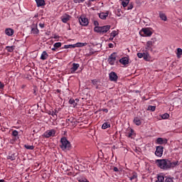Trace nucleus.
I'll use <instances>...</instances> for the list:
<instances>
[{
	"label": "nucleus",
	"instance_id": "1",
	"mask_svg": "<svg viewBox=\"0 0 182 182\" xmlns=\"http://www.w3.org/2000/svg\"><path fill=\"white\" fill-rule=\"evenodd\" d=\"M155 163L162 170H170L178 164V161L171 162L168 159H156Z\"/></svg>",
	"mask_w": 182,
	"mask_h": 182
},
{
	"label": "nucleus",
	"instance_id": "2",
	"mask_svg": "<svg viewBox=\"0 0 182 182\" xmlns=\"http://www.w3.org/2000/svg\"><path fill=\"white\" fill-rule=\"evenodd\" d=\"M60 147L63 151L70 150V149H72V144H70V141H69L66 137H62L60 139Z\"/></svg>",
	"mask_w": 182,
	"mask_h": 182
},
{
	"label": "nucleus",
	"instance_id": "3",
	"mask_svg": "<svg viewBox=\"0 0 182 182\" xmlns=\"http://www.w3.org/2000/svg\"><path fill=\"white\" fill-rule=\"evenodd\" d=\"M110 28H112L110 25H107L104 26H95L94 28V32H96L97 33H102V35H105V33H107V32L110 31Z\"/></svg>",
	"mask_w": 182,
	"mask_h": 182
},
{
	"label": "nucleus",
	"instance_id": "4",
	"mask_svg": "<svg viewBox=\"0 0 182 182\" xmlns=\"http://www.w3.org/2000/svg\"><path fill=\"white\" fill-rule=\"evenodd\" d=\"M116 58H117V53H112L108 58V63L113 66L116 63Z\"/></svg>",
	"mask_w": 182,
	"mask_h": 182
},
{
	"label": "nucleus",
	"instance_id": "5",
	"mask_svg": "<svg viewBox=\"0 0 182 182\" xmlns=\"http://www.w3.org/2000/svg\"><path fill=\"white\" fill-rule=\"evenodd\" d=\"M55 134H56V130L50 129V130H47L46 132H44L43 136V137H46V139H49L50 137H55Z\"/></svg>",
	"mask_w": 182,
	"mask_h": 182
},
{
	"label": "nucleus",
	"instance_id": "6",
	"mask_svg": "<svg viewBox=\"0 0 182 182\" xmlns=\"http://www.w3.org/2000/svg\"><path fill=\"white\" fill-rule=\"evenodd\" d=\"M79 22L82 26H87V25H89V19L85 16H81L79 18Z\"/></svg>",
	"mask_w": 182,
	"mask_h": 182
},
{
	"label": "nucleus",
	"instance_id": "7",
	"mask_svg": "<svg viewBox=\"0 0 182 182\" xmlns=\"http://www.w3.org/2000/svg\"><path fill=\"white\" fill-rule=\"evenodd\" d=\"M164 150V147H163L162 146H156L155 156H157V157H161V156H163Z\"/></svg>",
	"mask_w": 182,
	"mask_h": 182
},
{
	"label": "nucleus",
	"instance_id": "8",
	"mask_svg": "<svg viewBox=\"0 0 182 182\" xmlns=\"http://www.w3.org/2000/svg\"><path fill=\"white\" fill-rule=\"evenodd\" d=\"M66 123L68 126H70V124H72V126L75 127L77 124V121H76V119L71 117L66 119Z\"/></svg>",
	"mask_w": 182,
	"mask_h": 182
},
{
	"label": "nucleus",
	"instance_id": "9",
	"mask_svg": "<svg viewBox=\"0 0 182 182\" xmlns=\"http://www.w3.org/2000/svg\"><path fill=\"white\" fill-rule=\"evenodd\" d=\"M109 77L111 82H117V80L119 79L117 74L113 71L109 74Z\"/></svg>",
	"mask_w": 182,
	"mask_h": 182
},
{
	"label": "nucleus",
	"instance_id": "10",
	"mask_svg": "<svg viewBox=\"0 0 182 182\" xmlns=\"http://www.w3.org/2000/svg\"><path fill=\"white\" fill-rule=\"evenodd\" d=\"M141 32L144 33V35H145V36H151V35H153V32L151 31V30H150L149 28H142Z\"/></svg>",
	"mask_w": 182,
	"mask_h": 182
},
{
	"label": "nucleus",
	"instance_id": "11",
	"mask_svg": "<svg viewBox=\"0 0 182 182\" xmlns=\"http://www.w3.org/2000/svg\"><path fill=\"white\" fill-rule=\"evenodd\" d=\"M31 33H33V35H38L39 33V29H38V24H33L31 26Z\"/></svg>",
	"mask_w": 182,
	"mask_h": 182
},
{
	"label": "nucleus",
	"instance_id": "12",
	"mask_svg": "<svg viewBox=\"0 0 182 182\" xmlns=\"http://www.w3.org/2000/svg\"><path fill=\"white\" fill-rule=\"evenodd\" d=\"M119 63L126 66V65H129V57H124L119 60Z\"/></svg>",
	"mask_w": 182,
	"mask_h": 182
},
{
	"label": "nucleus",
	"instance_id": "13",
	"mask_svg": "<svg viewBox=\"0 0 182 182\" xmlns=\"http://www.w3.org/2000/svg\"><path fill=\"white\" fill-rule=\"evenodd\" d=\"M70 18H72V16H70L68 14H66L65 16H63L61 17V21H62V22H63V23H68V22H69V21H70Z\"/></svg>",
	"mask_w": 182,
	"mask_h": 182
},
{
	"label": "nucleus",
	"instance_id": "14",
	"mask_svg": "<svg viewBox=\"0 0 182 182\" xmlns=\"http://www.w3.org/2000/svg\"><path fill=\"white\" fill-rule=\"evenodd\" d=\"M156 144H167V139L163 138H158L156 140Z\"/></svg>",
	"mask_w": 182,
	"mask_h": 182
},
{
	"label": "nucleus",
	"instance_id": "15",
	"mask_svg": "<svg viewBox=\"0 0 182 182\" xmlns=\"http://www.w3.org/2000/svg\"><path fill=\"white\" fill-rule=\"evenodd\" d=\"M80 65L77 63H73V67L70 68L71 73H75L79 69Z\"/></svg>",
	"mask_w": 182,
	"mask_h": 182
},
{
	"label": "nucleus",
	"instance_id": "16",
	"mask_svg": "<svg viewBox=\"0 0 182 182\" xmlns=\"http://www.w3.org/2000/svg\"><path fill=\"white\" fill-rule=\"evenodd\" d=\"M107 16H109V11L99 14V18H100V19L105 20L107 18Z\"/></svg>",
	"mask_w": 182,
	"mask_h": 182
},
{
	"label": "nucleus",
	"instance_id": "17",
	"mask_svg": "<svg viewBox=\"0 0 182 182\" xmlns=\"http://www.w3.org/2000/svg\"><path fill=\"white\" fill-rule=\"evenodd\" d=\"M5 33H6V35H7V36H12V35H14V29L10 28H6Z\"/></svg>",
	"mask_w": 182,
	"mask_h": 182
},
{
	"label": "nucleus",
	"instance_id": "18",
	"mask_svg": "<svg viewBox=\"0 0 182 182\" xmlns=\"http://www.w3.org/2000/svg\"><path fill=\"white\" fill-rule=\"evenodd\" d=\"M153 45H154V41H149L146 43V49L147 50H152Z\"/></svg>",
	"mask_w": 182,
	"mask_h": 182
},
{
	"label": "nucleus",
	"instance_id": "19",
	"mask_svg": "<svg viewBox=\"0 0 182 182\" xmlns=\"http://www.w3.org/2000/svg\"><path fill=\"white\" fill-rule=\"evenodd\" d=\"M19 134V132H18V131L16 130H14L11 133V136H13L14 138V141H16V140H18V139H19V136H18V135Z\"/></svg>",
	"mask_w": 182,
	"mask_h": 182
},
{
	"label": "nucleus",
	"instance_id": "20",
	"mask_svg": "<svg viewBox=\"0 0 182 182\" xmlns=\"http://www.w3.org/2000/svg\"><path fill=\"white\" fill-rule=\"evenodd\" d=\"M16 157H18V155L16 154H11V155H9L7 156V159L14 161V160H16Z\"/></svg>",
	"mask_w": 182,
	"mask_h": 182
},
{
	"label": "nucleus",
	"instance_id": "21",
	"mask_svg": "<svg viewBox=\"0 0 182 182\" xmlns=\"http://www.w3.org/2000/svg\"><path fill=\"white\" fill-rule=\"evenodd\" d=\"M48 58H49V55L48 54V53H46V51H43L41 54V59L42 60H46Z\"/></svg>",
	"mask_w": 182,
	"mask_h": 182
},
{
	"label": "nucleus",
	"instance_id": "22",
	"mask_svg": "<svg viewBox=\"0 0 182 182\" xmlns=\"http://www.w3.org/2000/svg\"><path fill=\"white\" fill-rule=\"evenodd\" d=\"M134 123L136 125V126H140L141 124V120H140L139 117H136L134 119Z\"/></svg>",
	"mask_w": 182,
	"mask_h": 182
},
{
	"label": "nucleus",
	"instance_id": "23",
	"mask_svg": "<svg viewBox=\"0 0 182 182\" xmlns=\"http://www.w3.org/2000/svg\"><path fill=\"white\" fill-rule=\"evenodd\" d=\"M134 136H136V134L134 133V130L131 129L130 132L128 133L127 137H129V139H133Z\"/></svg>",
	"mask_w": 182,
	"mask_h": 182
},
{
	"label": "nucleus",
	"instance_id": "24",
	"mask_svg": "<svg viewBox=\"0 0 182 182\" xmlns=\"http://www.w3.org/2000/svg\"><path fill=\"white\" fill-rule=\"evenodd\" d=\"M37 6H45V0H36Z\"/></svg>",
	"mask_w": 182,
	"mask_h": 182
},
{
	"label": "nucleus",
	"instance_id": "25",
	"mask_svg": "<svg viewBox=\"0 0 182 182\" xmlns=\"http://www.w3.org/2000/svg\"><path fill=\"white\" fill-rule=\"evenodd\" d=\"M159 18L161 21H167V16H166V14L163 12H159Z\"/></svg>",
	"mask_w": 182,
	"mask_h": 182
},
{
	"label": "nucleus",
	"instance_id": "26",
	"mask_svg": "<svg viewBox=\"0 0 182 182\" xmlns=\"http://www.w3.org/2000/svg\"><path fill=\"white\" fill-rule=\"evenodd\" d=\"M59 110L60 109H54L53 111H52V112H50L49 114H51V116H53V117H58V113H59Z\"/></svg>",
	"mask_w": 182,
	"mask_h": 182
},
{
	"label": "nucleus",
	"instance_id": "27",
	"mask_svg": "<svg viewBox=\"0 0 182 182\" xmlns=\"http://www.w3.org/2000/svg\"><path fill=\"white\" fill-rule=\"evenodd\" d=\"M6 50H7V52H10V53L14 52V50H15V46H6Z\"/></svg>",
	"mask_w": 182,
	"mask_h": 182
},
{
	"label": "nucleus",
	"instance_id": "28",
	"mask_svg": "<svg viewBox=\"0 0 182 182\" xmlns=\"http://www.w3.org/2000/svg\"><path fill=\"white\" fill-rule=\"evenodd\" d=\"M87 43H77L75 44V48H83V46H86Z\"/></svg>",
	"mask_w": 182,
	"mask_h": 182
},
{
	"label": "nucleus",
	"instance_id": "29",
	"mask_svg": "<svg viewBox=\"0 0 182 182\" xmlns=\"http://www.w3.org/2000/svg\"><path fill=\"white\" fill-rule=\"evenodd\" d=\"M69 103L70 105H73V106L74 107H76V106L77 105V103L75 102V100L73 98L69 100Z\"/></svg>",
	"mask_w": 182,
	"mask_h": 182
},
{
	"label": "nucleus",
	"instance_id": "30",
	"mask_svg": "<svg viewBox=\"0 0 182 182\" xmlns=\"http://www.w3.org/2000/svg\"><path fill=\"white\" fill-rule=\"evenodd\" d=\"M109 127H110V124L108 122L104 123L102 126V129H103L104 130H106V129H109Z\"/></svg>",
	"mask_w": 182,
	"mask_h": 182
},
{
	"label": "nucleus",
	"instance_id": "31",
	"mask_svg": "<svg viewBox=\"0 0 182 182\" xmlns=\"http://www.w3.org/2000/svg\"><path fill=\"white\" fill-rule=\"evenodd\" d=\"M177 58H181L182 55V49L181 48H177Z\"/></svg>",
	"mask_w": 182,
	"mask_h": 182
},
{
	"label": "nucleus",
	"instance_id": "32",
	"mask_svg": "<svg viewBox=\"0 0 182 182\" xmlns=\"http://www.w3.org/2000/svg\"><path fill=\"white\" fill-rule=\"evenodd\" d=\"M25 149H26L27 150H33V149H35V146L33 145H24Z\"/></svg>",
	"mask_w": 182,
	"mask_h": 182
},
{
	"label": "nucleus",
	"instance_id": "33",
	"mask_svg": "<svg viewBox=\"0 0 182 182\" xmlns=\"http://www.w3.org/2000/svg\"><path fill=\"white\" fill-rule=\"evenodd\" d=\"M149 58H150V54H149V53H144V60H149Z\"/></svg>",
	"mask_w": 182,
	"mask_h": 182
},
{
	"label": "nucleus",
	"instance_id": "34",
	"mask_svg": "<svg viewBox=\"0 0 182 182\" xmlns=\"http://www.w3.org/2000/svg\"><path fill=\"white\" fill-rule=\"evenodd\" d=\"M147 110H149L150 112H154L156 110V106H148Z\"/></svg>",
	"mask_w": 182,
	"mask_h": 182
},
{
	"label": "nucleus",
	"instance_id": "35",
	"mask_svg": "<svg viewBox=\"0 0 182 182\" xmlns=\"http://www.w3.org/2000/svg\"><path fill=\"white\" fill-rule=\"evenodd\" d=\"M118 33L117 31H113L111 33H110V36L111 38H116V36H117Z\"/></svg>",
	"mask_w": 182,
	"mask_h": 182
},
{
	"label": "nucleus",
	"instance_id": "36",
	"mask_svg": "<svg viewBox=\"0 0 182 182\" xmlns=\"http://www.w3.org/2000/svg\"><path fill=\"white\" fill-rule=\"evenodd\" d=\"M54 48H57V49H59V48H60V46H62V43L60 42H58V43H55L54 45H53Z\"/></svg>",
	"mask_w": 182,
	"mask_h": 182
},
{
	"label": "nucleus",
	"instance_id": "37",
	"mask_svg": "<svg viewBox=\"0 0 182 182\" xmlns=\"http://www.w3.org/2000/svg\"><path fill=\"white\" fill-rule=\"evenodd\" d=\"M131 181L134 180L137 178V173H133L132 176L129 178Z\"/></svg>",
	"mask_w": 182,
	"mask_h": 182
},
{
	"label": "nucleus",
	"instance_id": "38",
	"mask_svg": "<svg viewBox=\"0 0 182 182\" xmlns=\"http://www.w3.org/2000/svg\"><path fill=\"white\" fill-rule=\"evenodd\" d=\"M170 117V114L168 113H165L162 115V119H168Z\"/></svg>",
	"mask_w": 182,
	"mask_h": 182
},
{
	"label": "nucleus",
	"instance_id": "39",
	"mask_svg": "<svg viewBox=\"0 0 182 182\" xmlns=\"http://www.w3.org/2000/svg\"><path fill=\"white\" fill-rule=\"evenodd\" d=\"M122 5L124 8H126L127 6V5H129V2L128 1H122Z\"/></svg>",
	"mask_w": 182,
	"mask_h": 182
},
{
	"label": "nucleus",
	"instance_id": "40",
	"mask_svg": "<svg viewBox=\"0 0 182 182\" xmlns=\"http://www.w3.org/2000/svg\"><path fill=\"white\" fill-rule=\"evenodd\" d=\"M144 53H137V56H138V58H139V59H141V58L144 57Z\"/></svg>",
	"mask_w": 182,
	"mask_h": 182
},
{
	"label": "nucleus",
	"instance_id": "41",
	"mask_svg": "<svg viewBox=\"0 0 182 182\" xmlns=\"http://www.w3.org/2000/svg\"><path fill=\"white\" fill-rule=\"evenodd\" d=\"M85 0H73L75 4H80V2H85Z\"/></svg>",
	"mask_w": 182,
	"mask_h": 182
},
{
	"label": "nucleus",
	"instance_id": "42",
	"mask_svg": "<svg viewBox=\"0 0 182 182\" xmlns=\"http://www.w3.org/2000/svg\"><path fill=\"white\" fill-rule=\"evenodd\" d=\"M134 5L133 3H130L127 7L128 11L133 8Z\"/></svg>",
	"mask_w": 182,
	"mask_h": 182
},
{
	"label": "nucleus",
	"instance_id": "43",
	"mask_svg": "<svg viewBox=\"0 0 182 182\" xmlns=\"http://www.w3.org/2000/svg\"><path fill=\"white\" fill-rule=\"evenodd\" d=\"M5 87V85L0 81V90L4 89Z\"/></svg>",
	"mask_w": 182,
	"mask_h": 182
},
{
	"label": "nucleus",
	"instance_id": "44",
	"mask_svg": "<svg viewBox=\"0 0 182 182\" xmlns=\"http://www.w3.org/2000/svg\"><path fill=\"white\" fill-rule=\"evenodd\" d=\"M76 48V44H73V45H72V44H71V45H68V49H69V48Z\"/></svg>",
	"mask_w": 182,
	"mask_h": 182
},
{
	"label": "nucleus",
	"instance_id": "45",
	"mask_svg": "<svg viewBox=\"0 0 182 182\" xmlns=\"http://www.w3.org/2000/svg\"><path fill=\"white\" fill-rule=\"evenodd\" d=\"M112 170H113V171H115L116 173H118V171H119V168L116 166H114L112 168Z\"/></svg>",
	"mask_w": 182,
	"mask_h": 182
},
{
	"label": "nucleus",
	"instance_id": "46",
	"mask_svg": "<svg viewBox=\"0 0 182 182\" xmlns=\"http://www.w3.org/2000/svg\"><path fill=\"white\" fill-rule=\"evenodd\" d=\"M92 85H97V80H92Z\"/></svg>",
	"mask_w": 182,
	"mask_h": 182
},
{
	"label": "nucleus",
	"instance_id": "47",
	"mask_svg": "<svg viewBox=\"0 0 182 182\" xmlns=\"http://www.w3.org/2000/svg\"><path fill=\"white\" fill-rule=\"evenodd\" d=\"M95 26H99V22L97 21H94Z\"/></svg>",
	"mask_w": 182,
	"mask_h": 182
},
{
	"label": "nucleus",
	"instance_id": "48",
	"mask_svg": "<svg viewBox=\"0 0 182 182\" xmlns=\"http://www.w3.org/2000/svg\"><path fill=\"white\" fill-rule=\"evenodd\" d=\"M39 26H40V28H45V23H40Z\"/></svg>",
	"mask_w": 182,
	"mask_h": 182
},
{
	"label": "nucleus",
	"instance_id": "49",
	"mask_svg": "<svg viewBox=\"0 0 182 182\" xmlns=\"http://www.w3.org/2000/svg\"><path fill=\"white\" fill-rule=\"evenodd\" d=\"M102 112H105V113H107L109 112V109L104 108L102 109Z\"/></svg>",
	"mask_w": 182,
	"mask_h": 182
},
{
	"label": "nucleus",
	"instance_id": "50",
	"mask_svg": "<svg viewBox=\"0 0 182 182\" xmlns=\"http://www.w3.org/2000/svg\"><path fill=\"white\" fill-rule=\"evenodd\" d=\"M108 46H109V48H114V45H113V43H109V45H108Z\"/></svg>",
	"mask_w": 182,
	"mask_h": 182
},
{
	"label": "nucleus",
	"instance_id": "51",
	"mask_svg": "<svg viewBox=\"0 0 182 182\" xmlns=\"http://www.w3.org/2000/svg\"><path fill=\"white\" fill-rule=\"evenodd\" d=\"M63 49H69L68 45H65Z\"/></svg>",
	"mask_w": 182,
	"mask_h": 182
},
{
	"label": "nucleus",
	"instance_id": "52",
	"mask_svg": "<svg viewBox=\"0 0 182 182\" xmlns=\"http://www.w3.org/2000/svg\"><path fill=\"white\" fill-rule=\"evenodd\" d=\"M56 49H58V48H55V47H54V48H51V50H53V52H55V51H56Z\"/></svg>",
	"mask_w": 182,
	"mask_h": 182
},
{
	"label": "nucleus",
	"instance_id": "53",
	"mask_svg": "<svg viewBox=\"0 0 182 182\" xmlns=\"http://www.w3.org/2000/svg\"><path fill=\"white\" fill-rule=\"evenodd\" d=\"M25 87H26V85H23L21 87L22 89H25Z\"/></svg>",
	"mask_w": 182,
	"mask_h": 182
},
{
	"label": "nucleus",
	"instance_id": "54",
	"mask_svg": "<svg viewBox=\"0 0 182 182\" xmlns=\"http://www.w3.org/2000/svg\"><path fill=\"white\" fill-rule=\"evenodd\" d=\"M113 39H114V38H113V37L110 36V38H109V41H113Z\"/></svg>",
	"mask_w": 182,
	"mask_h": 182
},
{
	"label": "nucleus",
	"instance_id": "55",
	"mask_svg": "<svg viewBox=\"0 0 182 182\" xmlns=\"http://www.w3.org/2000/svg\"><path fill=\"white\" fill-rule=\"evenodd\" d=\"M58 38H59V36H54V39H58Z\"/></svg>",
	"mask_w": 182,
	"mask_h": 182
},
{
	"label": "nucleus",
	"instance_id": "56",
	"mask_svg": "<svg viewBox=\"0 0 182 182\" xmlns=\"http://www.w3.org/2000/svg\"><path fill=\"white\" fill-rule=\"evenodd\" d=\"M0 182H6V181H5V180H4V179H1Z\"/></svg>",
	"mask_w": 182,
	"mask_h": 182
},
{
	"label": "nucleus",
	"instance_id": "57",
	"mask_svg": "<svg viewBox=\"0 0 182 182\" xmlns=\"http://www.w3.org/2000/svg\"><path fill=\"white\" fill-rule=\"evenodd\" d=\"M58 93H60V90H57Z\"/></svg>",
	"mask_w": 182,
	"mask_h": 182
},
{
	"label": "nucleus",
	"instance_id": "58",
	"mask_svg": "<svg viewBox=\"0 0 182 182\" xmlns=\"http://www.w3.org/2000/svg\"><path fill=\"white\" fill-rule=\"evenodd\" d=\"M34 90L33 93L36 94V90Z\"/></svg>",
	"mask_w": 182,
	"mask_h": 182
},
{
	"label": "nucleus",
	"instance_id": "59",
	"mask_svg": "<svg viewBox=\"0 0 182 182\" xmlns=\"http://www.w3.org/2000/svg\"><path fill=\"white\" fill-rule=\"evenodd\" d=\"M75 102H79V100L78 99H75Z\"/></svg>",
	"mask_w": 182,
	"mask_h": 182
},
{
	"label": "nucleus",
	"instance_id": "60",
	"mask_svg": "<svg viewBox=\"0 0 182 182\" xmlns=\"http://www.w3.org/2000/svg\"><path fill=\"white\" fill-rule=\"evenodd\" d=\"M127 2H130V0H125Z\"/></svg>",
	"mask_w": 182,
	"mask_h": 182
},
{
	"label": "nucleus",
	"instance_id": "61",
	"mask_svg": "<svg viewBox=\"0 0 182 182\" xmlns=\"http://www.w3.org/2000/svg\"><path fill=\"white\" fill-rule=\"evenodd\" d=\"M96 1V0H90L91 2H93V1Z\"/></svg>",
	"mask_w": 182,
	"mask_h": 182
}]
</instances>
